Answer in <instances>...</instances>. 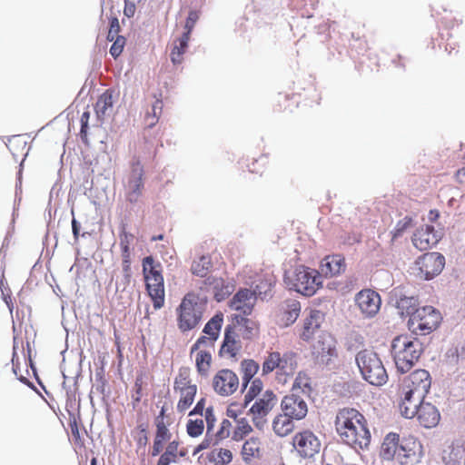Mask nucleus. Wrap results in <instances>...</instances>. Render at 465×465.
<instances>
[{
	"label": "nucleus",
	"instance_id": "1",
	"mask_svg": "<svg viewBox=\"0 0 465 465\" xmlns=\"http://www.w3.org/2000/svg\"><path fill=\"white\" fill-rule=\"evenodd\" d=\"M335 427L341 440L356 451L371 443V432L365 417L356 409L343 408L336 415Z\"/></svg>",
	"mask_w": 465,
	"mask_h": 465
},
{
	"label": "nucleus",
	"instance_id": "2",
	"mask_svg": "<svg viewBox=\"0 0 465 465\" xmlns=\"http://www.w3.org/2000/svg\"><path fill=\"white\" fill-rule=\"evenodd\" d=\"M425 347L426 343L412 334L396 336L391 341V351L397 371L401 373L411 371L419 361Z\"/></svg>",
	"mask_w": 465,
	"mask_h": 465
},
{
	"label": "nucleus",
	"instance_id": "3",
	"mask_svg": "<svg viewBox=\"0 0 465 465\" xmlns=\"http://www.w3.org/2000/svg\"><path fill=\"white\" fill-rule=\"evenodd\" d=\"M284 282L290 290L310 297L322 287V277L319 271L300 265L285 273Z\"/></svg>",
	"mask_w": 465,
	"mask_h": 465
},
{
	"label": "nucleus",
	"instance_id": "4",
	"mask_svg": "<svg viewBox=\"0 0 465 465\" xmlns=\"http://www.w3.org/2000/svg\"><path fill=\"white\" fill-rule=\"evenodd\" d=\"M362 378L373 386H382L388 381V373L378 354L370 350L360 351L355 357Z\"/></svg>",
	"mask_w": 465,
	"mask_h": 465
},
{
	"label": "nucleus",
	"instance_id": "5",
	"mask_svg": "<svg viewBox=\"0 0 465 465\" xmlns=\"http://www.w3.org/2000/svg\"><path fill=\"white\" fill-rule=\"evenodd\" d=\"M143 272L146 290L153 301V308L159 310L164 304V285L161 265L155 263L152 256H147L143 261Z\"/></svg>",
	"mask_w": 465,
	"mask_h": 465
},
{
	"label": "nucleus",
	"instance_id": "6",
	"mask_svg": "<svg viewBox=\"0 0 465 465\" xmlns=\"http://www.w3.org/2000/svg\"><path fill=\"white\" fill-rule=\"evenodd\" d=\"M441 321L440 312L432 306H422L409 318L407 325L412 335H427L439 326Z\"/></svg>",
	"mask_w": 465,
	"mask_h": 465
},
{
	"label": "nucleus",
	"instance_id": "7",
	"mask_svg": "<svg viewBox=\"0 0 465 465\" xmlns=\"http://www.w3.org/2000/svg\"><path fill=\"white\" fill-rule=\"evenodd\" d=\"M445 266V257L440 252L420 255L410 268V272L419 280L430 281L439 275Z\"/></svg>",
	"mask_w": 465,
	"mask_h": 465
},
{
	"label": "nucleus",
	"instance_id": "8",
	"mask_svg": "<svg viewBox=\"0 0 465 465\" xmlns=\"http://www.w3.org/2000/svg\"><path fill=\"white\" fill-rule=\"evenodd\" d=\"M124 186L126 200L131 203H138L144 190V169L138 157L133 158Z\"/></svg>",
	"mask_w": 465,
	"mask_h": 465
},
{
	"label": "nucleus",
	"instance_id": "9",
	"mask_svg": "<svg viewBox=\"0 0 465 465\" xmlns=\"http://www.w3.org/2000/svg\"><path fill=\"white\" fill-rule=\"evenodd\" d=\"M178 311V325L182 331L195 328L202 319V306L187 297L183 298Z\"/></svg>",
	"mask_w": 465,
	"mask_h": 465
},
{
	"label": "nucleus",
	"instance_id": "10",
	"mask_svg": "<svg viewBox=\"0 0 465 465\" xmlns=\"http://www.w3.org/2000/svg\"><path fill=\"white\" fill-rule=\"evenodd\" d=\"M430 384V373L423 369L416 370L404 380L402 391H409L410 396L414 394L415 400H424Z\"/></svg>",
	"mask_w": 465,
	"mask_h": 465
},
{
	"label": "nucleus",
	"instance_id": "11",
	"mask_svg": "<svg viewBox=\"0 0 465 465\" xmlns=\"http://www.w3.org/2000/svg\"><path fill=\"white\" fill-rule=\"evenodd\" d=\"M312 355L319 364L331 368L334 361L338 358L336 341L330 334L320 336L317 342L313 345Z\"/></svg>",
	"mask_w": 465,
	"mask_h": 465
},
{
	"label": "nucleus",
	"instance_id": "12",
	"mask_svg": "<svg viewBox=\"0 0 465 465\" xmlns=\"http://www.w3.org/2000/svg\"><path fill=\"white\" fill-rule=\"evenodd\" d=\"M421 459V444L413 438L400 440L398 447V463L400 465H415Z\"/></svg>",
	"mask_w": 465,
	"mask_h": 465
},
{
	"label": "nucleus",
	"instance_id": "13",
	"mask_svg": "<svg viewBox=\"0 0 465 465\" xmlns=\"http://www.w3.org/2000/svg\"><path fill=\"white\" fill-rule=\"evenodd\" d=\"M355 302L361 313L368 318L374 317L380 311L381 299L380 294L371 289L361 290L356 294Z\"/></svg>",
	"mask_w": 465,
	"mask_h": 465
},
{
	"label": "nucleus",
	"instance_id": "14",
	"mask_svg": "<svg viewBox=\"0 0 465 465\" xmlns=\"http://www.w3.org/2000/svg\"><path fill=\"white\" fill-rule=\"evenodd\" d=\"M292 444L298 453L303 458H312L319 452L321 443L311 431L297 433L292 439Z\"/></svg>",
	"mask_w": 465,
	"mask_h": 465
},
{
	"label": "nucleus",
	"instance_id": "15",
	"mask_svg": "<svg viewBox=\"0 0 465 465\" xmlns=\"http://www.w3.org/2000/svg\"><path fill=\"white\" fill-rule=\"evenodd\" d=\"M242 349L239 333L235 331V326L227 325L224 330V336L219 354L226 359H237V356Z\"/></svg>",
	"mask_w": 465,
	"mask_h": 465
},
{
	"label": "nucleus",
	"instance_id": "16",
	"mask_svg": "<svg viewBox=\"0 0 465 465\" xmlns=\"http://www.w3.org/2000/svg\"><path fill=\"white\" fill-rule=\"evenodd\" d=\"M197 19L196 13L191 12L185 23V31L183 35L174 42L173 48L171 52V61L173 64H180L183 61V54L188 47L191 32Z\"/></svg>",
	"mask_w": 465,
	"mask_h": 465
},
{
	"label": "nucleus",
	"instance_id": "17",
	"mask_svg": "<svg viewBox=\"0 0 465 465\" xmlns=\"http://www.w3.org/2000/svg\"><path fill=\"white\" fill-rule=\"evenodd\" d=\"M238 386V376L231 370H221L213 378V389L220 395H231L237 390Z\"/></svg>",
	"mask_w": 465,
	"mask_h": 465
},
{
	"label": "nucleus",
	"instance_id": "18",
	"mask_svg": "<svg viewBox=\"0 0 465 465\" xmlns=\"http://www.w3.org/2000/svg\"><path fill=\"white\" fill-rule=\"evenodd\" d=\"M281 407L286 416L297 420L303 419L308 412L305 401L294 393L286 395L281 402Z\"/></svg>",
	"mask_w": 465,
	"mask_h": 465
},
{
	"label": "nucleus",
	"instance_id": "19",
	"mask_svg": "<svg viewBox=\"0 0 465 465\" xmlns=\"http://www.w3.org/2000/svg\"><path fill=\"white\" fill-rule=\"evenodd\" d=\"M200 289L205 292H212L217 302L224 300L232 292V285L221 277L208 276L204 279Z\"/></svg>",
	"mask_w": 465,
	"mask_h": 465
},
{
	"label": "nucleus",
	"instance_id": "20",
	"mask_svg": "<svg viewBox=\"0 0 465 465\" xmlns=\"http://www.w3.org/2000/svg\"><path fill=\"white\" fill-rule=\"evenodd\" d=\"M256 302V293L249 289H240L230 301L232 310L242 312L243 315L252 313Z\"/></svg>",
	"mask_w": 465,
	"mask_h": 465
},
{
	"label": "nucleus",
	"instance_id": "21",
	"mask_svg": "<svg viewBox=\"0 0 465 465\" xmlns=\"http://www.w3.org/2000/svg\"><path fill=\"white\" fill-rule=\"evenodd\" d=\"M440 239V233L435 231L433 226L426 225L425 228H421L418 232L414 233L412 243L416 248L422 251L436 244Z\"/></svg>",
	"mask_w": 465,
	"mask_h": 465
},
{
	"label": "nucleus",
	"instance_id": "22",
	"mask_svg": "<svg viewBox=\"0 0 465 465\" xmlns=\"http://www.w3.org/2000/svg\"><path fill=\"white\" fill-rule=\"evenodd\" d=\"M344 258L340 254L328 255L321 262V274L325 277H332L345 270Z\"/></svg>",
	"mask_w": 465,
	"mask_h": 465
},
{
	"label": "nucleus",
	"instance_id": "23",
	"mask_svg": "<svg viewBox=\"0 0 465 465\" xmlns=\"http://www.w3.org/2000/svg\"><path fill=\"white\" fill-rule=\"evenodd\" d=\"M416 417L424 428H433L439 423L440 414L434 405L423 401Z\"/></svg>",
	"mask_w": 465,
	"mask_h": 465
},
{
	"label": "nucleus",
	"instance_id": "24",
	"mask_svg": "<svg viewBox=\"0 0 465 465\" xmlns=\"http://www.w3.org/2000/svg\"><path fill=\"white\" fill-rule=\"evenodd\" d=\"M322 321L323 313L321 311H311L309 315L304 320L303 330L301 334V338L303 341L311 340L315 331L321 327Z\"/></svg>",
	"mask_w": 465,
	"mask_h": 465
},
{
	"label": "nucleus",
	"instance_id": "25",
	"mask_svg": "<svg viewBox=\"0 0 465 465\" xmlns=\"http://www.w3.org/2000/svg\"><path fill=\"white\" fill-rule=\"evenodd\" d=\"M233 320L235 321V323L232 325L235 326V330L238 329V331L242 334L244 340H252L258 335V324L253 320L241 315H235Z\"/></svg>",
	"mask_w": 465,
	"mask_h": 465
},
{
	"label": "nucleus",
	"instance_id": "26",
	"mask_svg": "<svg viewBox=\"0 0 465 465\" xmlns=\"http://www.w3.org/2000/svg\"><path fill=\"white\" fill-rule=\"evenodd\" d=\"M400 436L396 433H389L381 447V457L383 460H395L398 462V447Z\"/></svg>",
	"mask_w": 465,
	"mask_h": 465
},
{
	"label": "nucleus",
	"instance_id": "27",
	"mask_svg": "<svg viewBox=\"0 0 465 465\" xmlns=\"http://www.w3.org/2000/svg\"><path fill=\"white\" fill-rule=\"evenodd\" d=\"M403 397L400 403V411L402 416L407 419H412L417 416L420 406L423 403L424 400H415L416 398L413 395L409 394V391H402Z\"/></svg>",
	"mask_w": 465,
	"mask_h": 465
},
{
	"label": "nucleus",
	"instance_id": "28",
	"mask_svg": "<svg viewBox=\"0 0 465 465\" xmlns=\"http://www.w3.org/2000/svg\"><path fill=\"white\" fill-rule=\"evenodd\" d=\"M277 403L276 395L272 391H266L262 397L254 402L251 407L252 413L268 415Z\"/></svg>",
	"mask_w": 465,
	"mask_h": 465
},
{
	"label": "nucleus",
	"instance_id": "29",
	"mask_svg": "<svg viewBox=\"0 0 465 465\" xmlns=\"http://www.w3.org/2000/svg\"><path fill=\"white\" fill-rule=\"evenodd\" d=\"M155 426L156 433L151 450V455L153 457L158 456L162 452L164 442L169 440L172 437V434L164 422L160 421L159 424H156Z\"/></svg>",
	"mask_w": 465,
	"mask_h": 465
},
{
	"label": "nucleus",
	"instance_id": "30",
	"mask_svg": "<svg viewBox=\"0 0 465 465\" xmlns=\"http://www.w3.org/2000/svg\"><path fill=\"white\" fill-rule=\"evenodd\" d=\"M282 321L285 326L295 322L301 312V304L294 299H288L282 304Z\"/></svg>",
	"mask_w": 465,
	"mask_h": 465
},
{
	"label": "nucleus",
	"instance_id": "31",
	"mask_svg": "<svg viewBox=\"0 0 465 465\" xmlns=\"http://www.w3.org/2000/svg\"><path fill=\"white\" fill-rule=\"evenodd\" d=\"M419 306L418 299L414 296L400 295L396 301V307L399 310L401 316H409L411 318L413 312H416Z\"/></svg>",
	"mask_w": 465,
	"mask_h": 465
},
{
	"label": "nucleus",
	"instance_id": "32",
	"mask_svg": "<svg viewBox=\"0 0 465 465\" xmlns=\"http://www.w3.org/2000/svg\"><path fill=\"white\" fill-rule=\"evenodd\" d=\"M212 268L213 263L211 257L209 255H202L193 262L191 272L195 276L206 279Z\"/></svg>",
	"mask_w": 465,
	"mask_h": 465
},
{
	"label": "nucleus",
	"instance_id": "33",
	"mask_svg": "<svg viewBox=\"0 0 465 465\" xmlns=\"http://www.w3.org/2000/svg\"><path fill=\"white\" fill-rule=\"evenodd\" d=\"M292 420L291 417L286 416L284 413L283 415L277 416L272 422L274 432L280 437L288 435L294 428Z\"/></svg>",
	"mask_w": 465,
	"mask_h": 465
},
{
	"label": "nucleus",
	"instance_id": "34",
	"mask_svg": "<svg viewBox=\"0 0 465 465\" xmlns=\"http://www.w3.org/2000/svg\"><path fill=\"white\" fill-rule=\"evenodd\" d=\"M260 445L261 442L259 439L254 437H252L244 442L242 449V460L246 463H250L253 458L258 457L260 452Z\"/></svg>",
	"mask_w": 465,
	"mask_h": 465
},
{
	"label": "nucleus",
	"instance_id": "35",
	"mask_svg": "<svg viewBox=\"0 0 465 465\" xmlns=\"http://www.w3.org/2000/svg\"><path fill=\"white\" fill-rule=\"evenodd\" d=\"M242 372V391L245 390L259 370V364L253 360H243L241 363Z\"/></svg>",
	"mask_w": 465,
	"mask_h": 465
},
{
	"label": "nucleus",
	"instance_id": "36",
	"mask_svg": "<svg viewBox=\"0 0 465 465\" xmlns=\"http://www.w3.org/2000/svg\"><path fill=\"white\" fill-rule=\"evenodd\" d=\"M196 392V385H192V387H187L185 390L180 391L181 397L177 404L179 412L185 411L193 404Z\"/></svg>",
	"mask_w": 465,
	"mask_h": 465
},
{
	"label": "nucleus",
	"instance_id": "37",
	"mask_svg": "<svg viewBox=\"0 0 465 465\" xmlns=\"http://www.w3.org/2000/svg\"><path fill=\"white\" fill-rule=\"evenodd\" d=\"M113 107V95L109 91H105L97 100L94 110L98 118L104 117L108 110Z\"/></svg>",
	"mask_w": 465,
	"mask_h": 465
},
{
	"label": "nucleus",
	"instance_id": "38",
	"mask_svg": "<svg viewBox=\"0 0 465 465\" xmlns=\"http://www.w3.org/2000/svg\"><path fill=\"white\" fill-rule=\"evenodd\" d=\"M223 316L222 313L215 314L204 326L203 332L210 336V339L215 341L219 336L222 328Z\"/></svg>",
	"mask_w": 465,
	"mask_h": 465
},
{
	"label": "nucleus",
	"instance_id": "39",
	"mask_svg": "<svg viewBox=\"0 0 465 465\" xmlns=\"http://www.w3.org/2000/svg\"><path fill=\"white\" fill-rule=\"evenodd\" d=\"M190 380V371L187 368H181L179 373L174 380L173 388L175 391H183L187 387H192Z\"/></svg>",
	"mask_w": 465,
	"mask_h": 465
},
{
	"label": "nucleus",
	"instance_id": "40",
	"mask_svg": "<svg viewBox=\"0 0 465 465\" xmlns=\"http://www.w3.org/2000/svg\"><path fill=\"white\" fill-rule=\"evenodd\" d=\"M252 428L245 418H242L237 421V426L232 432V439L233 440H242L246 435L252 432Z\"/></svg>",
	"mask_w": 465,
	"mask_h": 465
},
{
	"label": "nucleus",
	"instance_id": "41",
	"mask_svg": "<svg viewBox=\"0 0 465 465\" xmlns=\"http://www.w3.org/2000/svg\"><path fill=\"white\" fill-rule=\"evenodd\" d=\"M281 362V354L279 352L273 351L270 353L262 364V372L269 373L274 371L278 366H282Z\"/></svg>",
	"mask_w": 465,
	"mask_h": 465
},
{
	"label": "nucleus",
	"instance_id": "42",
	"mask_svg": "<svg viewBox=\"0 0 465 465\" xmlns=\"http://www.w3.org/2000/svg\"><path fill=\"white\" fill-rule=\"evenodd\" d=\"M204 430V423L202 419L189 420L186 425V430L190 437L196 438L200 436Z\"/></svg>",
	"mask_w": 465,
	"mask_h": 465
},
{
	"label": "nucleus",
	"instance_id": "43",
	"mask_svg": "<svg viewBox=\"0 0 465 465\" xmlns=\"http://www.w3.org/2000/svg\"><path fill=\"white\" fill-rule=\"evenodd\" d=\"M212 360L211 353L205 351H201L196 355V367L200 373L207 371Z\"/></svg>",
	"mask_w": 465,
	"mask_h": 465
},
{
	"label": "nucleus",
	"instance_id": "44",
	"mask_svg": "<svg viewBox=\"0 0 465 465\" xmlns=\"http://www.w3.org/2000/svg\"><path fill=\"white\" fill-rule=\"evenodd\" d=\"M232 460V451L227 449H220L217 452L213 450L210 457V460H213L216 463H221L223 465L230 463Z\"/></svg>",
	"mask_w": 465,
	"mask_h": 465
},
{
	"label": "nucleus",
	"instance_id": "45",
	"mask_svg": "<svg viewBox=\"0 0 465 465\" xmlns=\"http://www.w3.org/2000/svg\"><path fill=\"white\" fill-rule=\"evenodd\" d=\"M262 390V381L260 379H254L244 396V406L246 407Z\"/></svg>",
	"mask_w": 465,
	"mask_h": 465
},
{
	"label": "nucleus",
	"instance_id": "46",
	"mask_svg": "<svg viewBox=\"0 0 465 465\" xmlns=\"http://www.w3.org/2000/svg\"><path fill=\"white\" fill-rule=\"evenodd\" d=\"M95 377V383L93 385L89 395L91 402H93V394L94 393L102 394L104 398L107 396L105 393L106 380L101 373H96Z\"/></svg>",
	"mask_w": 465,
	"mask_h": 465
},
{
	"label": "nucleus",
	"instance_id": "47",
	"mask_svg": "<svg viewBox=\"0 0 465 465\" xmlns=\"http://www.w3.org/2000/svg\"><path fill=\"white\" fill-rule=\"evenodd\" d=\"M134 236L123 230L120 234V246L122 250V255H131L130 244L133 242Z\"/></svg>",
	"mask_w": 465,
	"mask_h": 465
},
{
	"label": "nucleus",
	"instance_id": "48",
	"mask_svg": "<svg viewBox=\"0 0 465 465\" xmlns=\"http://www.w3.org/2000/svg\"><path fill=\"white\" fill-rule=\"evenodd\" d=\"M411 218L406 216L403 219L400 220L394 230L391 232V242L396 241L399 237L401 236L402 232L411 225Z\"/></svg>",
	"mask_w": 465,
	"mask_h": 465
},
{
	"label": "nucleus",
	"instance_id": "49",
	"mask_svg": "<svg viewBox=\"0 0 465 465\" xmlns=\"http://www.w3.org/2000/svg\"><path fill=\"white\" fill-rule=\"evenodd\" d=\"M218 441L215 440V437L213 434L206 433L203 441L195 447L193 450V455H197L200 451L210 448L211 446L217 445Z\"/></svg>",
	"mask_w": 465,
	"mask_h": 465
},
{
	"label": "nucleus",
	"instance_id": "50",
	"mask_svg": "<svg viewBox=\"0 0 465 465\" xmlns=\"http://www.w3.org/2000/svg\"><path fill=\"white\" fill-rule=\"evenodd\" d=\"M231 427L232 423L229 420L224 419L222 421L219 430L216 433H213V436L215 437L218 443L223 439L229 437Z\"/></svg>",
	"mask_w": 465,
	"mask_h": 465
},
{
	"label": "nucleus",
	"instance_id": "51",
	"mask_svg": "<svg viewBox=\"0 0 465 465\" xmlns=\"http://www.w3.org/2000/svg\"><path fill=\"white\" fill-rule=\"evenodd\" d=\"M113 42L114 43L110 48V54L114 58H117L124 50L125 38L123 35H117Z\"/></svg>",
	"mask_w": 465,
	"mask_h": 465
},
{
	"label": "nucleus",
	"instance_id": "52",
	"mask_svg": "<svg viewBox=\"0 0 465 465\" xmlns=\"http://www.w3.org/2000/svg\"><path fill=\"white\" fill-rule=\"evenodd\" d=\"M205 420H206V425H207L206 433L213 434V429L215 426V422H216V418L214 415L213 406H209L208 408H206Z\"/></svg>",
	"mask_w": 465,
	"mask_h": 465
},
{
	"label": "nucleus",
	"instance_id": "53",
	"mask_svg": "<svg viewBox=\"0 0 465 465\" xmlns=\"http://www.w3.org/2000/svg\"><path fill=\"white\" fill-rule=\"evenodd\" d=\"M340 241L342 244L345 245H353L354 243L360 242L361 235L354 232H343L340 236Z\"/></svg>",
	"mask_w": 465,
	"mask_h": 465
},
{
	"label": "nucleus",
	"instance_id": "54",
	"mask_svg": "<svg viewBox=\"0 0 465 465\" xmlns=\"http://www.w3.org/2000/svg\"><path fill=\"white\" fill-rule=\"evenodd\" d=\"M132 274L121 273L120 276L116 277L115 289L117 292H124L129 286L131 282Z\"/></svg>",
	"mask_w": 465,
	"mask_h": 465
},
{
	"label": "nucleus",
	"instance_id": "55",
	"mask_svg": "<svg viewBox=\"0 0 465 465\" xmlns=\"http://www.w3.org/2000/svg\"><path fill=\"white\" fill-rule=\"evenodd\" d=\"M120 25L117 17H112L110 20V28L107 35V40L112 42L116 38L118 33L120 32Z\"/></svg>",
	"mask_w": 465,
	"mask_h": 465
},
{
	"label": "nucleus",
	"instance_id": "56",
	"mask_svg": "<svg viewBox=\"0 0 465 465\" xmlns=\"http://www.w3.org/2000/svg\"><path fill=\"white\" fill-rule=\"evenodd\" d=\"M302 389L304 391L305 388L310 389L309 378L306 375L302 374L301 372L296 377L292 389Z\"/></svg>",
	"mask_w": 465,
	"mask_h": 465
},
{
	"label": "nucleus",
	"instance_id": "57",
	"mask_svg": "<svg viewBox=\"0 0 465 465\" xmlns=\"http://www.w3.org/2000/svg\"><path fill=\"white\" fill-rule=\"evenodd\" d=\"M178 461V458L173 456V454H169L166 451H163L158 460L157 465H170L171 463H175Z\"/></svg>",
	"mask_w": 465,
	"mask_h": 465
},
{
	"label": "nucleus",
	"instance_id": "58",
	"mask_svg": "<svg viewBox=\"0 0 465 465\" xmlns=\"http://www.w3.org/2000/svg\"><path fill=\"white\" fill-rule=\"evenodd\" d=\"M292 357H290L287 354H284L282 357H281V364L282 366H278L277 368L282 370L283 372L287 373L288 371H292Z\"/></svg>",
	"mask_w": 465,
	"mask_h": 465
},
{
	"label": "nucleus",
	"instance_id": "59",
	"mask_svg": "<svg viewBox=\"0 0 465 465\" xmlns=\"http://www.w3.org/2000/svg\"><path fill=\"white\" fill-rule=\"evenodd\" d=\"M252 415H253L252 421H253L254 426L258 430H262L266 424L265 417L267 415H262V414H257V413H252Z\"/></svg>",
	"mask_w": 465,
	"mask_h": 465
},
{
	"label": "nucleus",
	"instance_id": "60",
	"mask_svg": "<svg viewBox=\"0 0 465 465\" xmlns=\"http://www.w3.org/2000/svg\"><path fill=\"white\" fill-rule=\"evenodd\" d=\"M205 407V399L202 398L198 401L194 408L189 412V416L203 415Z\"/></svg>",
	"mask_w": 465,
	"mask_h": 465
},
{
	"label": "nucleus",
	"instance_id": "61",
	"mask_svg": "<svg viewBox=\"0 0 465 465\" xmlns=\"http://www.w3.org/2000/svg\"><path fill=\"white\" fill-rule=\"evenodd\" d=\"M122 273L132 274L131 255H122Z\"/></svg>",
	"mask_w": 465,
	"mask_h": 465
},
{
	"label": "nucleus",
	"instance_id": "62",
	"mask_svg": "<svg viewBox=\"0 0 465 465\" xmlns=\"http://www.w3.org/2000/svg\"><path fill=\"white\" fill-rule=\"evenodd\" d=\"M135 10H136V7H135L134 3L130 2L128 0H124V14L125 16H127L128 18L133 17L135 14Z\"/></svg>",
	"mask_w": 465,
	"mask_h": 465
},
{
	"label": "nucleus",
	"instance_id": "63",
	"mask_svg": "<svg viewBox=\"0 0 465 465\" xmlns=\"http://www.w3.org/2000/svg\"><path fill=\"white\" fill-rule=\"evenodd\" d=\"M179 441L178 440H173L168 443V445L165 448V450L169 454H173V456H176L178 458V448H179Z\"/></svg>",
	"mask_w": 465,
	"mask_h": 465
},
{
	"label": "nucleus",
	"instance_id": "64",
	"mask_svg": "<svg viewBox=\"0 0 465 465\" xmlns=\"http://www.w3.org/2000/svg\"><path fill=\"white\" fill-rule=\"evenodd\" d=\"M163 111V102L156 100L152 106V113H150L154 118H159Z\"/></svg>",
	"mask_w": 465,
	"mask_h": 465
}]
</instances>
